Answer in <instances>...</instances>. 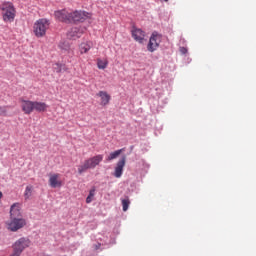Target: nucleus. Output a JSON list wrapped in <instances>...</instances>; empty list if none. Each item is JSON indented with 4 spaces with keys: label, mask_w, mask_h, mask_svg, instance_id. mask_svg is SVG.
<instances>
[{
    "label": "nucleus",
    "mask_w": 256,
    "mask_h": 256,
    "mask_svg": "<svg viewBox=\"0 0 256 256\" xmlns=\"http://www.w3.org/2000/svg\"><path fill=\"white\" fill-rule=\"evenodd\" d=\"M85 31L86 29L83 27H73L68 31L67 37L73 41H76V39H80V37H82Z\"/></svg>",
    "instance_id": "obj_9"
},
{
    "label": "nucleus",
    "mask_w": 256,
    "mask_h": 256,
    "mask_svg": "<svg viewBox=\"0 0 256 256\" xmlns=\"http://www.w3.org/2000/svg\"><path fill=\"white\" fill-rule=\"evenodd\" d=\"M129 205H131V201H129V198L122 199L123 211H127L129 209Z\"/></svg>",
    "instance_id": "obj_23"
},
{
    "label": "nucleus",
    "mask_w": 256,
    "mask_h": 256,
    "mask_svg": "<svg viewBox=\"0 0 256 256\" xmlns=\"http://www.w3.org/2000/svg\"><path fill=\"white\" fill-rule=\"evenodd\" d=\"M95 197V187H93L90 191H89V195L86 198V203H91L93 201V198Z\"/></svg>",
    "instance_id": "obj_22"
},
{
    "label": "nucleus",
    "mask_w": 256,
    "mask_h": 256,
    "mask_svg": "<svg viewBox=\"0 0 256 256\" xmlns=\"http://www.w3.org/2000/svg\"><path fill=\"white\" fill-rule=\"evenodd\" d=\"M165 1V3H167V1H169V0H164Z\"/></svg>",
    "instance_id": "obj_28"
},
{
    "label": "nucleus",
    "mask_w": 256,
    "mask_h": 256,
    "mask_svg": "<svg viewBox=\"0 0 256 256\" xmlns=\"http://www.w3.org/2000/svg\"><path fill=\"white\" fill-rule=\"evenodd\" d=\"M3 197V192L0 191V199Z\"/></svg>",
    "instance_id": "obj_26"
},
{
    "label": "nucleus",
    "mask_w": 256,
    "mask_h": 256,
    "mask_svg": "<svg viewBox=\"0 0 256 256\" xmlns=\"http://www.w3.org/2000/svg\"><path fill=\"white\" fill-rule=\"evenodd\" d=\"M123 151H125V148L111 152L109 156L106 158V161H113V159H117V157H119V155H121Z\"/></svg>",
    "instance_id": "obj_18"
},
{
    "label": "nucleus",
    "mask_w": 256,
    "mask_h": 256,
    "mask_svg": "<svg viewBox=\"0 0 256 256\" xmlns=\"http://www.w3.org/2000/svg\"><path fill=\"white\" fill-rule=\"evenodd\" d=\"M180 53H182V55H185L187 53V48L181 47L180 48Z\"/></svg>",
    "instance_id": "obj_25"
},
{
    "label": "nucleus",
    "mask_w": 256,
    "mask_h": 256,
    "mask_svg": "<svg viewBox=\"0 0 256 256\" xmlns=\"http://www.w3.org/2000/svg\"><path fill=\"white\" fill-rule=\"evenodd\" d=\"M48 107L49 106L45 102L34 101V111H38V113H45Z\"/></svg>",
    "instance_id": "obj_17"
},
{
    "label": "nucleus",
    "mask_w": 256,
    "mask_h": 256,
    "mask_svg": "<svg viewBox=\"0 0 256 256\" xmlns=\"http://www.w3.org/2000/svg\"><path fill=\"white\" fill-rule=\"evenodd\" d=\"M103 161V155L98 154L84 161L82 165L78 166L79 175H83L88 169H95Z\"/></svg>",
    "instance_id": "obj_1"
},
{
    "label": "nucleus",
    "mask_w": 256,
    "mask_h": 256,
    "mask_svg": "<svg viewBox=\"0 0 256 256\" xmlns=\"http://www.w3.org/2000/svg\"><path fill=\"white\" fill-rule=\"evenodd\" d=\"M27 225V221L23 218H14L11 219L10 223L8 224L9 231H19V229H23L24 226Z\"/></svg>",
    "instance_id": "obj_7"
},
{
    "label": "nucleus",
    "mask_w": 256,
    "mask_h": 256,
    "mask_svg": "<svg viewBox=\"0 0 256 256\" xmlns=\"http://www.w3.org/2000/svg\"><path fill=\"white\" fill-rule=\"evenodd\" d=\"M59 177H61L60 174H50L49 185L50 187H52V189H57V187H62L63 182L61 181V179H59Z\"/></svg>",
    "instance_id": "obj_14"
},
{
    "label": "nucleus",
    "mask_w": 256,
    "mask_h": 256,
    "mask_svg": "<svg viewBox=\"0 0 256 256\" xmlns=\"http://www.w3.org/2000/svg\"><path fill=\"white\" fill-rule=\"evenodd\" d=\"M49 25H51V23L46 18L38 19L33 25V33L35 37H45V35H47Z\"/></svg>",
    "instance_id": "obj_2"
},
{
    "label": "nucleus",
    "mask_w": 256,
    "mask_h": 256,
    "mask_svg": "<svg viewBox=\"0 0 256 256\" xmlns=\"http://www.w3.org/2000/svg\"><path fill=\"white\" fill-rule=\"evenodd\" d=\"M57 73H61V69H58V70H57Z\"/></svg>",
    "instance_id": "obj_27"
},
{
    "label": "nucleus",
    "mask_w": 256,
    "mask_h": 256,
    "mask_svg": "<svg viewBox=\"0 0 256 256\" xmlns=\"http://www.w3.org/2000/svg\"><path fill=\"white\" fill-rule=\"evenodd\" d=\"M131 35L134 41H136L137 43L142 44L145 41L146 33L141 28L133 26L131 30Z\"/></svg>",
    "instance_id": "obj_8"
},
{
    "label": "nucleus",
    "mask_w": 256,
    "mask_h": 256,
    "mask_svg": "<svg viewBox=\"0 0 256 256\" xmlns=\"http://www.w3.org/2000/svg\"><path fill=\"white\" fill-rule=\"evenodd\" d=\"M161 39H162L161 34L157 32H153L149 39L147 50L150 53H154V51H157V49H159V45H161Z\"/></svg>",
    "instance_id": "obj_4"
},
{
    "label": "nucleus",
    "mask_w": 256,
    "mask_h": 256,
    "mask_svg": "<svg viewBox=\"0 0 256 256\" xmlns=\"http://www.w3.org/2000/svg\"><path fill=\"white\" fill-rule=\"evenodd\" d=\"M10 219H22L21 218V205L14 203L10 208Z\"/></svg>",
    "instance_id": "obj_16"
},
{
    "label": "nucleus",
    "mask_w": 256,
    "mask_h": 256,
    "mask_svg": "<svg viewBox=\"0 0 256 256\" xmlns=\"http://www.w3.org/2000/svg\"><path fill=\"white\" fill-rule=\"evenodd\" d=\"M89 19V13L85 11H74L70 13V23H83Z\"/></svg>",
    "instance_id": "obj_6"
},
{
    "label": "nucleus",
    "mask_w": 256,
    "mask_h": 256,
    "mask_svg": "<svg viewBox=\"0 0 256 256\" xmlns=\"http://www.w3.org/2000/svg\"><path fill=\"white\" fill-rule=\"evenodd\" d=\"M59 49H62V51H69V49H71V44L63 40L59 43Z\"/></svg>",
    "instance_id": "obj_19"
},
{
    "label": "nucleus",
    "mask_w": 256,
    "mask_h": 256,
    "mask_svg": "<svg viewBox=\"0 0 256 256\" xmlns=\"http://www.w3.org/2000/svg\"><path fill=\"white\" fill-rule=\"evenodd\" d=\"M96 97L100 98V105L102 107H107V105H109V103H111V95H109V93H107V91H99L96 94Z\"/></svg>",
    "instance_id": "obj_12"
},
{
    "label": "nucleus",
    "mask_w": 256,
    "mask_h": 256,
    "mask_svg": "<svg viewBox=\"0 0 256 256\" xmlns=\"http://www.w3.org/2000/svg\"><path fill=\"white\" fill-rule=\"evenodd\" d=\"M33 195V186H27L24 192L25 199H30Z\"/></svg>",
    "instance_id": "obj_21"
},
{
    "label": "nucleus",
    "mask_w": 256,
    "mask_h": 256,
    "mask_svg": "<svg viewBox=\"0 0 256 256\" xmlns=\"http://www.w3.org/2000/svg\"><path fill=\"white\" fill-rule=\"evenodd\" d=\"M21 107L25 115H31L32 111H34V101L21 100Z\"/></svg>",
    "instance_id": "obj_13"
},
{
    "label": "nucleus",
    "mask_w": 256,
    "mask_h": 256,
    "mask_svg": "<svg viewBox=\"0 0 256 256\" xmlns=\"http://www.w3.org/2000/svg\"><path fill=\"white\" fill-rule=\"evenodd\" d=\"M2 17L6 23L15 21V7L12 3L7 2L2 5Z\"/></svg>",
    "instance_id": "obj_3"
},
{
    "label": "nucleus",
    "mask_w": 256,
    "mask_h": 256,
    "mask_svg": "<svg viewBox=\"0 0 256 256\" xmlns=\"http://www.w3.org/2000/svg\"><path fill=\"white\" fill-rule=\"evenodd\" d=\"M127 161V158L123 156L116 164L115 170H114V177L117 179L121 178L123 175V169L125 168V163Z\"/></svg>",
    "instance_id": "obj_11"
},
{
    "label": "nucleus",
    "mask_w": 256,
    "mask_h": 256,
    "mask_svg": "<svg viewBox=\"0 0 256 256\" xmlns=\"http://www.w3.org/2000/svg\"><path fill=\"white\" fill-rule=\"evenodd\" d=\"M93 49V42L92 41H85L78 45V51L80 55H87L89 51Z\"/></svg>",
    "instance_id": "obj_15"
},
{
    "label": "nucleus",
    "mask_w": 256,
    "mask_h": 256,
    "mask_svg": "<svg viewBox=\"0 0 256 256\" xmlns=\"http://www.w3.org/2000/svg\"><path fill=\"white\" fill-rule=\"evenodd\" d=\"M107 65H109V62L107 60H97V67L98 69H107Z\"/></svg>",
    "instance_id": "obj_20"
},
{
    "label": "nucleus",
    "mask_w": 256,
    "mask_h": 256,
    "mask_svg": "<svg viewBox=\"0 0 256 256\" xmlns=\"http://www.w3.org/2000/svg\"><path fill=\"white\" fill-rule=\"evenodd\" d=\"M55 18L62 23H71V13L67 10H58L54 13Z\"/></svg>",
    "instance_id": "obj_10"
},
{
    "label": "nucleus",
    "mask_w": 256,
    "mask_h": 256,
    "mask_svg": "<svg viewBox=\"0 0 256 256\" xmlns=\"http://www.w3.org/2000/svg\"><path fill=\"white\" fill-rule=\"evenodd\" d=\"M27 247H31V240L29 238L22 237L18 239L13 245L12 249L13 251H16L17 253H23Z\"/></svg>",
    "instance_id": "obj_5"
},
{
    "label": "nucleus",
    "mask_w": 256,
    "mask_h": 256,
    "mask_svg": "<svg viewBox=\"0 0 256 256\" xmlns=\"http://www.w3.org/2000/svg\"><path fill=\"white\" fill-rule=\"evenodd\" d=\"M7 115V107L0 106V116Z\"/></svg>",
    "instance_id": "obj_24"
}]
</instances>
